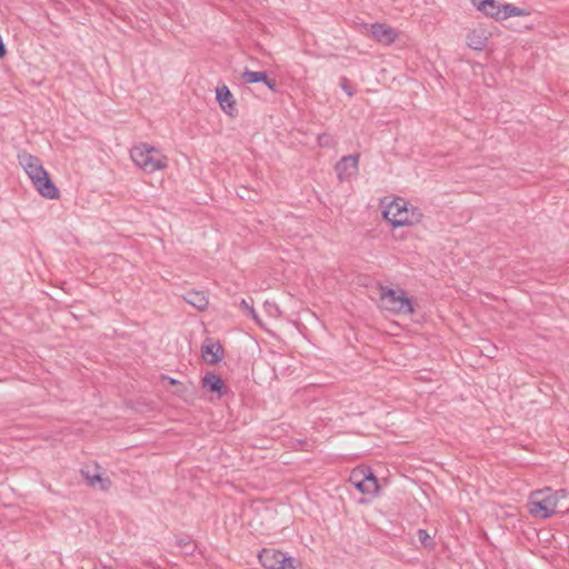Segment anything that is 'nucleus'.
<instances>
[{
  "label": "nucleus",
  "instance_id": "nucleus-1",
  "mask_svg": "<svg viewBox=\"0 0 569 569\" xmlns=\"http://www.w3.org/2000/svg\"><path fill=\"white\" fill-rule=\"evenodd\" d=\"M19 164L24 169L33 187L46 199H59L60 192L43 168L41 160L26 151L18 153Z\"/></svg>",
  "mask_w": 569,
  "mask_h": 569
},
{
  "label": "nucleus",
  "instance_id": "nucleus-2",
  "mask_svg": "<svg viewBox=\"0 0 569 569\" xmlns=\"http://www.w3.org/2000/svg\"><path fill=\"white\" fill-rule=\"evenodd\" d=\"M383 218L393 227L412 226L422 220L423 213L417 207L409 206L403 198H396L382 211Z\"/></svg>",
  "mask_w": 569,
  "mask_h": 569
},
{
  "label": "nucleus",
  "instance_id": "nucleus-3",
  "mask_svg": "<svg viewBox=\"0 0 569 569\" xmlns=\"http://www.w3.org/2000/svg\"><path fill=\"white\" fill-rule=\"evenodd\" d=\"M132 161L147 173L167 168L168 158L157 148L140 143L130 151Z\"/></svg>",
  "mask_w": 569,
  "mask_h": 569
},
{
  "label": "nucleus",
  "instance_id": "nucleus-4",
  "mask_svg": "<svg viewBox=\"0 0 569 569\" xmlns=\"http://www.w3.org/2000/svg\"><path fill=\"white\" fill-rule=\"evenodd\" d=\"M380 302L382 309L393 315H411L413 313V305L410 298L406 295L405 290L391 289L388 287H380Z\"/></svg>",
  "mask_w": 569,
  "mask_h": 569
},
{
  "label": "nucleus",
  "instance_id": "nucleus-5",
  "mask_svg": "<svg viewBox=\"0 0 569 569\" xmlns=\"http://www.w3.org/2000/svg\"><path fill=\"white\" fill-rule=\"evenodd\" d=\"M530 513L541 518H548L556 512L557 499L550 488L536 491L530 498Z\"/></svg>",
  "mask_w": 569,
  "mask_h": 569
},
{
  "label": "nucleus",
  "instance_id": "nucleus-6",
  "mask_svg": "<svg viewBox=\"0 0 569 569\" xmlns=\"http://www.w3.org/2000/svg\"><path fill=\"white\" fill-rule=\"evenodd\" d=\"M266 569H295L296 560L273 548H264L258 556Z\"/></svg>",
  "mask_w": 569,
  "mask_h": 569
},
{
  "label": "nucleus",
  "instance_id": "nucleus-7",
  "mask_svg": "<svg viewBox=\"0 0 569 569\" xmlns=\"http://www.w3.org/2000/svg\"><path fill=\"white\" fill-rule=\"evenodd\" d=\"M80 473L91 487L98 486L102 491H108L111 488V479L102 476L101 467L96 462L86 465Z\"/></svg>",
  "mask_w": 569,
  "mask_h": 569
},
{
  "label": "nucleus",
  "instance_id": "nucleus-8",
  "mask_svg": "<svg viewBox=\"0 0 569 569\" xmlns=\"http://www.w3.org/2000/svg\"><path fill=\"white\" fill-rule=\"evenodd\" d=\"M359 154H349L342 157L336 164L335 169L339 180L349 179L358 171Z\"/></svg>",
  "mask_w": 569,
  "mask_h": 569
},
{
  "label": "nucleus",
  "instance_id": "nucleus-9",
  "mask_svg": "<svg viewBox=\"0 0 569 569\" xmlns=\"http://www.w3.org/2000/svg\"><path fill=\"white\" fill-rule=\"evenodd\" d=\"M370 32L376 41L385 46L393 43L398 38L397 31L386 23L376 22L371 24Z\"/></svg>",
  "mask_w": 569,
  "mask_h": 569
},
{
  "label": "nucleus",
  "instance_id": "nucleus-10",
  "mask_svg": "<svg viewBox=\"0 0 569 569\" xmlns=\"http://www.w3.org/2000/svg\"><path fill=\"white\" fill-rule=\"evenodd\" d=\"M216 98L222 111L228 116L233 117L237 113L236 100L226 84L217 87Z\"/></svg>",
  "mask_w": 569,
  "mask_h": 569
},
{
  "label": "nucleus",
  "instance_id": "nucleus-11",
  "mask_svg": "<svg viewBox=\"0 0 569 569\" xmlns=\"http://www.w3.org/2000/svg\"><path fill=\"white\" fill-rule=\"evenodd\" d=\"M202 388L209 392L217 393L221 398L226 393V386L220 376L214 372H208L201 379Z\"/></svg>",
  "mask_w": 569,
  "mask_h": 569
},
{
  "label": "nucleus",
  "instance_id": "nucleus-12",
  "mask_svg": "<svg viewBox=\"0 0 569 569\" xmlns=\"http://www.w3.org/2000/svg\"><path fill=\"white\" fill-rule=\"evenodd\" d=\"M202 358L210 365H217L222 360L223 349L219 342L207 341L202 348Z\"/></svg>",
  "mask_w": 569,
  "mask_h": 569
},
{
  "label": "nucleus",
  "instance_id": "nucleus-13",
  "mask_svg": "<svg viewBox=\"0 0 569 569\" xmlns=\"http://www.w3.org/2000/svg\"><path fill=\"white\" fill-rule=\"evenodd\" d=\"M473 7L485 16L499 20L501 4L496 0H470Z\"/></svg>",
  "mask_w": 569,
  "mask_h": 569
},
{
  "label": "nucleus",
  "instance_id": "nucleus-14",
  "mask_svg": "<svg viewBox=\"0 0 569 569\" xmlns=\"http://www.w3.org/2000/svg\"><path fill=\"white\" fill-rule=\"evenodd\" d=\"M487 42L488 38L483 31L472 30L467 34V46L473 50L481 51Z\"/></svg>",
  "mask_w": 569,
  "mask_h": 569
},
{
  "label": "nucleus",
  "instance_id": "nucleus-15",
  "mask_svg": "<svg viewBox=\"0 0 569 569\" xmlns=\"http://www.w3.org/2000/svg\"><path fill=\"white\" fill-rule=\"evenodd\" d=\"M184 300L197 308L198 310H203L208 306V298L203 292L200 291H190L186 295Z\"/></svg>",
  "mask_w": 569,
  "mask_h": 569
},
{
  "label": "nucleus",
  "instance_id": "nucleus-16",
  "mask_svg": "<svg viewBox=\"0 0 569 569\" xmlns=\"http://www.w3.org/2000/svg\"><path fill=\"white\" fill-rule=\"evenodd\" d=\"M367 468H356L350 475V482L362 493H365V479Z\"/></svg>",
  "mask_w": 569,
  "mask_h": 569
},
{
  "label": "nucleus",
  "instance_id": "nucleus-17",
  "mask_svg": "<svg viewBox=\"0 0 569 569\" xmlns=\"http://www.w3.org/2000/svg\"><path fill=\"white\" fill-rule=\"evenodd\" d=\"M525 14V10L513 6L512 3H503L500 8L499 20L508 19L511 17H521Z\"/></svg>",
  "mask_w": 569,
  "mask_h": 569
},
{
  "label": "nucleus",
  "instance_id": "nucleus-18",
  "mask_svg": "<svg viewBox=\"0 0 569 569\" xmlns=\"http://www.w3.org/2000/svg\"><path fill=\"white\" fill-rule=\"evenodd\" d=\"M366 476L367 478L365 479V493H377L379 490L378 479L369 468H367L366 470Z\"/></svg>",
  "mask_w": 569,
  "mask_h": 569
},
{
  "label": "nucleus",
  "instance_id": "nucleus-19",
  "mask_svg": "<svg viewBox=\"0 0 569 569\" xmlns=\"http://www.w3.org/2000/svg\"><path fill=\"white\" fill-rule=\"evenodd\" d=\"M242 80L244 83H256L267 80V73L264 71H251L244 70L242 73Z\"/></svg>",
  "mask_w": 569,
  "mask_h": 569
},
{
  "label": "nucleus",
  "instance_id": "nucleus-20",
  "mask_svg": "<svg viewBox=\"0 0 569 569\" xmlns=\"http://www.w3.org/2000/svg\"><path fill=\"white\" fill-rule=\"evenodd\" d=\"M318 144L321 148H331L336 144L335 138L329 133H322L318 136Z\"/></svg>",
  "mask_w": 569,
  "mask_h": 569
},
{
  "label": "nucleus",
  "instance_id": "nucleus-21",
  "mask_svg": "<svg viewBox=\"0 0 569 569\" xmlns=\"http://www.w3.org/2000/svg\"><path fill=\"white\" fill-rule=\"evenodd\" d=\"M240 307L242 310L247 311L248 315L257 322V323H260V318L257 313V311L254 310V308L252 307V305H250L246 299H242L240 301Z\"/></svg>",
  "mask_w": 569,
  "mask_h": 569
},
{
  "label": "nucleus",
  "instance_id": "nucleus-22",
  "mask_svg": "<svg viewBox=\"0 0 569 569\" xmlns=\"http://www.w3.org/2000/svg\"><path fill=\"white\" fill-rule=\"evenodd\" d=\"M418 539L420 541V543L427 548H430L432 547L433 545V540L432 538L430 537V535L427 532V530L425 529H419L418 532Z\"/></svg>",
  "mask_w": 569,
  "mask_h": 569
},
{
  "label": "nucleus",
  "instance_id": "nucleus-23",
  "mask_svg": "<svg viewBox=\"0 0 569 569\" xmlns=\"http://www.w3.org/2000/svg\"><path fill=\"white\" fill-rule=\"evenodd\" d=\"M340 87L349 97L355 94V90L347 78L342 77L340 79Z\"/></svg>",
  "mask_w": 569,
  "mask_h": 569
},
{
  "label": "nucleus",
  "instance_id": "nucleus-24",
  "mask_svg": "<svg viewBox=\"0 0 569 569\" xmlns=\"http://www.w3.org/2000/svg\"><path fill=\"white\" fill-rule=\"evenodd\" d=\"M262 82H263V83H264V84H266V86H267L271 91H276V87H277V84H276V80H273V79H269V78L267 77V80H266V81H262Z\"/></svg>",
  "mask_w": 569,
  "mask_h": 569
},
{
  "label": "nucleus",
  "instance_id": "nucleus-25",
  "mask_svg": "<svg viewBox=\"0 0 569 569\" xmlns=\"http://www.w3.org/2000/svg\"><path fill=\"white\" fill-rule=\"evenodd\" d=\"M171 386L180 385V382L173 378H167Z\"/></svg>",
  "mask_w": 569,
  "mask_h": 569
}]
</instances>
